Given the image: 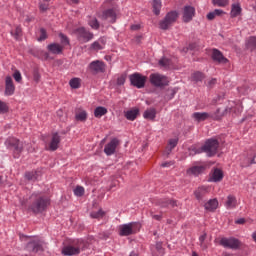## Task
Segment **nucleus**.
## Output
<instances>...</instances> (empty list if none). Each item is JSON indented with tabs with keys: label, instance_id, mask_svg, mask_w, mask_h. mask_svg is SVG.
<instances>
[{
	"label": "nucleus",
	"instance_id": "1",
	"mask_svg": "<svg viewBox=\"0 0 256 256\" xmlns=\"http://www.w3.org/2000/svg\"><path fill=\"white\" fill-rule=\"evenodd\" d=\"M117 1L118 0H106L104 7L111 5L112 8L98 12L97 15L99 19H102L103 21H107V19H109L110 23H115L117 21V15H119V7L117 6Z\"/></svg>",
	"mask_w": 256,
	"mask_h": 256
},
{
	"label": "nucleus",
	"instance_id": "2",
	"mask_svg": "<svg viewBox=\"0 0 256 256\" xmlns=\"http://www.w3.org/2000/svg\"><path fill=\"white\" fill-rule=\"evenodd\" d=\"M32 199H34V202L31 205L33 213H43V211H46L47 207L51 205V199L41 194L32 195Z\"/></svg>",
	"mask_w": 256,
	"mask_h": 256
},
{
	"label": "nucleus",
	"instance_id": "3",
	"mask_svg": "<svg viewBox=\"0 0 256 256\" xmlns=\"http://www.w3.org/2000/svg\"><path fill=\"white\" fill-rule=\"evenodd\" d=\"M7 149L13 152V157L19 159L23 153V142L15 137H8L5 141Z\"/></svg>",
	"mask_w": 256,
	"mask_h": 256
},
{
	"label": "nucleus",
	"instance_id": "4",
	"mask_svg": "<svg viewBox=\"0 0 256 256\" xmlns=\"http://www.w3.org/2000/svg\"><path fill=\"white\" fill-rule=\"evenodd\" d=\"M141 231V223L130 222L128 224H122L118 227V235L120 237H129V235H135Z\"/></svg>",
	"mask_w": 256,
	"mask_h": 256
},
{
	"label": "nucleus",
	"instance_id": "5",
	"mask_svg": "<svg viewBox=\"0 0 256 256\" xmlns=\"http://www.w3.org/2000/svg\"><path fill=\"white\" fill-rule=\"evenodd\" d=\"M81 242L79 240H73L71 244L64 246L61 250L62 255L64 256H75L81 253Z\"/></svg>",
	"mask_w": 256,
	"mask_h": 256
},
{
	"label": "nucleus",
	"instance_id": "6",
	"mask_svg": "<svg viewBox=\"0 0 256 256\" xmlns=\"http://www.w3.org/2000/svg\"><path fill=\"white\" fill-rule=\"evenodd\" d=\"M150 83L154 87H165L169 85V78L159 73H153L150 75Z\"/></svg>",
	"mask_w": 256,
	"mask_h": 256
},
{
	"label": "nucleus",
	"instance_id": "7",
	"mask_svg": "<svg viewBox=\"0 0 256 256\" xmlns=\"http://www.w3.org/2000/svg\"><path fill=\"white\" fill-rule=\"evenodd\" d=\"M217 149H219V141L216 139H210L206 141L202 147V151L207 153L208 157H213V155L217 153Z\"/></svg>",
	"mask_w": 256,
	"mask_h": 256
},
{
	"label": "nucleus",
	"instance_id": "8",
	"mask_svg": "<svg viewBox=\"0 0 256 256\" xmlns=\"http://www.w3.org/2000/svg\"><path fill=\"white\" fill-rule=\"evenodd\" d=\"M147 82V76H143L139 73H134L130 75V83L133 87H137V89H143L145 87V83Z\"/></svg>",
	"mask_w": 256,
	"mask_h": 256
},
{
	"label": "nucleus",
	"instance_id": "9",
	"mask_svg": "<svg viewBox=\"0 0 256 256\" xmlns=\"http://www.w3.org/2000/svg\"><path fill=\"white\" fill-rule=\"evenodd\" d=\"M75 35H77L78 41L82 43H89L91 39H93V33L87 31L84 27H80L74 31Z\"/></svg>",
	"mask_w": 256,
	"mask_h": 256
},
{
	"label": "nucleus",
	"instance_id": "10",
	"mask_svg": "<svg viewBox=\"0 0 256 256\" xmlns=\"http://www.w3.org/2000/svg\"><path fill=\"white\" fill-rule=\"evenodd\" d=\"M179 14L176 11L169 12L165 19L160 22L161 29H169V26L177 21Z\"/></svg>",
	"mask_w": 256,
	"mask_h": 256
},
{
	"label": "nucleus",
	"instance_id": "11",
	"mask_svg": "<svg viewBox=\"0 0 256 256\" xmlns=\"http://www.w3.org/2000/svg\"><path fill=\"white\" fill-rule=\"evenodd\" d=\"M119 145H121V142L119 141V139L112 138L110 140V142H108L104 146L105 155H108V157L111 156V155H115V151H117V147H119Z\"/></svg>",
	"mask_w": 256,
	"mask_h": 256
},
{
	"label": "nucleus",
	"instance_id": "12",
	"mask_svg": "<svg viewBox=\"0 0 256 256\" xmlns=\"http://www.w3.org/2000/svg\"><path fill=\"white\" fill-rule=\"evenodd\" d=\"M219 245L227 249H239L241 242L235 238H221Z\"/></svg>",
	"mask_w": 256,
	"mask_h": 256
},
{
	"label": "nucleus",
	"instance_id": "13",
	"mask_svg": "<svg viewBox=\"0 0 256 256\" xmlns=\"http://www.w3.org/2000/svg\"><path fill=\"white\" fill-rule=\"evenodd\" d=\"M89 70L94 74L105 73V62L99 60L92 61L89 64Z\"/></svg>",
	"mask_w": 256,
	"mask_h": 256
},
{
	"label": "nucleus",
	"instance_id": "14",
	"mask_svg": "<svg viewBox=\"0 0 256 256\" xmlns=\"http://www.w3.org/2000/svg\"><path fill=\"white\" fill-rule=\"evenodd\" d=\"M223 177V170L219 168H214L209 175L208 181L210 183H219L220 181H223Z\"/></svg>",
	"mask_w": 256,
	"mask_h": 256
},
{
	"label": "nucleus",
	"instance_id": "15",
	"mask_svg": "<svg viewBox=\"0 0 256 256\" xmlns=\"http://www.w3.org/2000/svg\"><path fill=\"white\" fill-rule=\"evenodd\" d=\"M14 93H15V84H13V78H11V76H7L5 79V95L9 97Z\"/></svg>",
	"mask_w": 256,
	"mask_h": 256
},
{
	"label": "nucleus",
	"instance_id": "16",
	"mask_svg": "<svg viewBox=\"0 0 256 256\" xmlns=\"http://www.w3.org/2000/svg\"><path fill=\"white\" fill-rule=\"evenodd\" d=\"M60 143H61V136H59V133H53L51 141L48 146L49 151H57V149H59Z\"/></svg>",
	"mask_w": 256,
	"mask_h": 256
},
{
	"label": "nucleus",
	"instance_id": "17",
	"mask_svg": "<svg viewBox=\"0 0 256 256\" xmlns=\"http://www.w3.org/2000/svg\"><path fill=\"white\" fill-rule=\"evenodd\" d=\"M195 17V8L191 6H186L184 8V13H183V22L184 23H189Z\"/></svg>",
	"mask_w": 256,
	"mask_h": 256
},
{
	"label": "nucleus",
	"instance_id": "18",
	"mask_svg": "<svg viewBox=\"0 0 256 256\" xmlns=\"http://www.w3.org/2000/svg\"><path fill=\"white\" fill-rule=\"evenodd\" d=\"M105 45H107L105 38H99L97 41L91 44L90 49L91 51H101L105 49Z\"/></svg>",
	"mask_w": 256,
	"mask_h": 256
},
{
	"label": "nucleus",
	"instance_id": "19",
	"mask_svg": "<svg viewBox=\"0 0 256 256\" xmlns=\"http://www.w3.org/2000/svg\"><path fill=\"white\" fill-rule=\"evenodd\" d=\"M63 49V46L58 43H51L47 46V50L52 53V55H61Z\"/></svg>",
	"mask_w": 256,
	"mask_h": 256
},
{
	"label": "nucleus",
	"instance_id": "20",
	"mask_svg": "<svg viewBox=\"0 0 256 256\" xmlns=\"http://www.w3.org/2000/svg\"><path fill=\"white\" fill-rule=\"evenodd\" d=\"M212 59L217 63H228L229 60L223 56V53L217 49L212 50Z\"/></svg>",
	"mask_w": 256,
	"mask_h": 256
},
{
	"label": "nucleus",
	"instance_id": "21",
	"mask_svg": "<svg viewBox=\"0 0 256 256\" xmlns=\"http://www.w3.org/2000/svg\"><path fill=\"white\" fill-rule=\"evenodd\" d=\"M243 13V8H241L240 3H234L231 5L230 17L235 19V17H239Z\"/></svg>",
	"mask_w": 256,
	"mask_h": 256
},
{
	"label": "nucleus",
	"instance_id": "22",
	"mask_svg": "<svg viewBox=\"0 0 256 256\" xmlns=\"http://www.w3.org/2000/svg\"><path fill=\"white\" fill-rule=\"evenodd\" d=\"M75 119L76 121L85 123V121H87V111H85L83 108H77L75 110Z\"/></svg>",
	"mask_w": 256,
	"mask_h": 256
},
{
	"label": "nucleus",
	"instance_id": "23",
	"mask_svg": "<svg viewBox=\"0 0 256 256\" xmlns=\"http://www.w3.org/2000/svg\"><path fill=\"white\" fill-rule=\"evenodd\" d=\"M246 155V166L252 165V163H256V148L248 150Z\"/></svg>",
	"mask_w": 256,
	"mask_h": 256
},
{
	"label": "nucleus",
	"instance_id": "24",
	"mask_svg": "<svg viewBox=\"0 0 256 256\" xmlns=\"http://www.w3.org/2000/svg\"><path fill=\"white\" fill-rule=\"evenodd\" d=\"M138 115H139V108H132L131 110H128L125 112V117L126 119H128V121H135Z\"/></svg>",
	"mask_w": 256,
	"mask_h": 256
},
{
	"label": "nucleus",
	"instance_id": "25",
	"mask_svg": "<svg viewBox=\"0 0 256 256\" xmlns=\"http://www.w3.org/2000/svg\"><path fill=\"white\" fill-rule=\"evenodd\" d=\"M226 209H235L237 207V198L234 195H229L225 202Z\"/></svg>",
	"mask_w": 256,
	"mask_h": 256
},
{
	"label": "nucleus",
	"instance_id": "26",
	"mask_svg": "<svg viewBox=\"0 0 256 256\" xmlns=\"http://www.w3.org/2000/svg\"><path fill=\"white\" fill-rule=\"evenodd\" d=\"M143 117L149 121H155V117H157V110L155 108L147 109L144 112Z\"/></svg>",
	"mask_w": 256,
	"mask_h": 256
},
{
	"label": "nucleus",
	"instance_id": "27",
	"mask_svg": "<svg viewBox=\"0 0 256 256\" xmlns=\"http://www.w3.org/2000/svg\"><path fill=\"white\" fill-rule=\"evenodd\" d=\"M158 65L161 69H171L173 67V63L166 57H163L159 60Z\"/></svg>",
	"mask_w": 256,
	"mask_h": 256
},
{
	"label": "nucleus",
	"instance_id": "28",
	"mask_svg": "<svg viewBox=\"0 0 256 256\" xmlns=\"http://www.w3.org/2000/svg\"><path fill=\"white\" fill-rule=\"evenodd\" d=\"M10 33L12 37H14V39H21V37H23V30L19 25H15L13 29L10 31Z\"/></svg>",
	"mask_w": 256,
	"mask_h": 256
},
{
	"label": "nucleus",
	"instance_id": "29",
	"mask_svg": "<svg viewBox=\"0 0 256 256\" xmlns=\"http://www.w3.org/2000/svg\"><path fill=\"white\" fill-rule=\"evenodd\" d=\"M217 207H219V201H217V199H211L205 204L207 211H215Z\"/></svg>",
	"mask_w": 256,
	"mask_h": 256
},
{
	"label": "nucleus",
	"instance_id": "30",
	"mask_svg": "<svg viewBox=\"0 0 256 256\" xmlns=\"http://www.w3.org/2000/svg\"><path fill=\"white\" fill-rule=\"evenodd\" d=\"M207 193H209V187L207 186H202V187H199L194 195L196 197V199H202L203 198V195H207Z\"/></svg>",
	"mask_w": 256,
	"mask_h": 256
},
{
	"label": "nucleus",
	"instance_id": "31",
	"mask_svg": "<svg viewBox=\"0 0 256 256\" xmlns=\"http://www.w3.org/2000/svg\"><path fill=\"white\" fill-rule=\"evenodd\" d=\"M205 171V166H193L187 170L188 175H199Z\"/></svg>",
	"mask_w": 256,
	"mask_h": 256
},
{
	"label": "nucleus",
	"instance_id": "32",
	"mask_svg": "<svg viewBox=\"0 0 256 256\" xmlns=\"http://www.w3.org/2000/svg\"><path fill=\"white\" fill-rule=\"evenodd\" d=\"M103 115H107V108L103 106L96 107L94 110V117H96V119H101Z\"/></svg>",
	"mask_w": 256,
	"mask_h": 256
},
{
	"label": "nucleus",
	"instance_id": "33",
	"mask_svg": "<svg viewBox=\"0 0 256 256\" xmlns=\"http://www.w3.org/2000/svg\"><path fill=\"white\" fill-rule=\"evenodd\" d=\"M193 117L196 121H205L207 119H209V114L207 112H195L193 114Z\"/></svg>",
	"mask_w": 256,
	"mask_h": 256
},
{
	"label": "nucleus",
	"instance_id": "34",
	"mask_svg": "<svg viewBox=\"0 0 256 256\" xmlns=\"http://www.w3.org/2000/svg\"><path fill=\"white\" fill-rule=\"evenodd\" d=\"M59 37H60V43L61 46L65 49V47H67V45H71V42L69 41V37H67V35L63 34V33H59Z\"/></svg>",
	"mask_w": 256,
	"mask_h": 256
},
{
	"label": "nucleus",
	"instance_id": "35",
	"mask_svg": "<svg viewBox=\"0 0 256 256\" xmlns=\"http://www.w3.org/2000/svg\"><path fill=\"white\" fill-rule=\"evenodd\" d=\"M88 25L91 27V29H95V30L99 29L100 27L99 20L93 17H89Z\"/></svg>",
	"mask_w": 256,
	"mask_h": 256
},
{
	"label": "nucleus",
	"instance_id": "36",
	"mask_svg": "<svg viewBox=\"0 0 256 256\" xmlns=\"http://www.w3.org/2000/svg\"><path fill=\"white\" fill-rule=\"evenodd\" d=\"M69 85L72 89H79L81 87V78H72Z\"/></svg>",
	"mask_w": 256,
	"mask_h": 256
},
{
	"label": "nucleus",
	"instance_id": "37",
	"mask_svg": "<svg viewBox=\"0 0 256 256\" xmlns=\"http://www.w3.org/2000/svg\"><path fill=\"white\" fill-rule=\"evenodd\" d=\"M152 7L155 15H159L161 13V0H153Z\"/></svg>",
	"mask_w": 256,
	"mask_h": 256
},
{
	"label": "nucleus",
	"instance_id": "38",
	"mask_svg": "<svg viewBox=\"0 0 256 256\" xmlns=\"http://www.w3.org/2000/svg\"><path fill=\"white\" fill-rule=\"evenodd\" d=\"M214 7H227L229 0H212Z\"/></svg>",
	"mask_w": 256,
	"mask_h": 256
},
{
	"label": "nucleus",
	"instance_id": "39",
	"mask_svg": "<svg viewBox=\"0 0 256 256\" xmlns=\"http://www.w3.org/2000/svg\"><path fill=\"white\" fill-rule=\"evenodd\" d=\"M74 195L76 197H83L85 195V188L83 186H76L74 189Z\"/></svg>",
	"mask_w": 256,
	"mask_h": 256
},
{
	"label": "nucleus",
	"instance_id": "40",
	"mask_svg": "<svg viewBox=\"0 0 256 256\" xmlns=\"http://www.w3.org/2000/svg\"><path fill=\"white\" fill-rule=\"evenodd\" d=\"M246 45H247L248 49H256V37L255 36H251L247 40Z\"/></svg>",
	"mask_w": 256,
	"mask_h": 256
},
{
	"label": "nucleus",
	"instance_id": "41",
	"mask_svg": "<svg viewBox=\"0 0 256 256\" xmlns=\"http://www.w3.org/2000/svg\"><path fill=\"white\" fill-rule=\"evenodd\" d=\"M12 77L16 83H21V81H23V76H21V72L19 70H15Z\"/></svg>",
	"mask_w": 256,
	"mask_h": 256
},
{
	"label": "nucleus",
	"instance_id": "42",
	"mask_svg": "<svg viewBox=\"0 0 256 256\" xmlns=\"http://www.w3.org/2000/svg\"><path fill=\"white\" fill-rule=\"evenodd\" d=\"M9 112V106L7 103L0 100V114L8 113Z\"/></svg>",
	"mask_w": 256,
	"mask_h": 256
},
{
	"label": "nucleus",
	"instance_id": "43",
	"mask_svg": "<svg viewBox=\"0 0 256 256\" xmlns=\"http://www.w3.org/2000/svg\"><path fill=\"white\" fill-rule=\"evenodd\" d=\"M104 216H105V213L101 209L98 212L91 213L92 219H101V217H104Z\"/></svg>",
	"mask_w": 256,
	"mask_h": 256
},
{
	"label": "nucleus",
	"instance_id": "44",
	"mask_svg": "<svg viewBox=\"0 0 256 256\" xmlns=\"http://www.w3.org/2000/svg\"><path fill=\"white\" fill-rule=\"evenodd\" d=\"M204 77H205V76H204L203 73H201V72H195V73L192 75L193 81H203Z\"/></svg>",
	"mask_w": 256,
	"mask_h": 256
},
{
	"label": "nucleus",
	"instance_id": "45",
	"mask_svg": "<svg viewBox=\"0 0 256 256\" xmlns=\"http://www.w3.org/2000/svg\"><path fill=\"white\" fill-rule=\"evenodd\" d=\"M25 177L28 181H35V179H37V172H27Z\"/></svg>",
	"mask_w": 256,
	"mask_h": 256
},
{
	"label": "nucleus",
	"instance_id": "46",
	"mask_svg": "<svg viewBox=\"0 0 256 256\" xmlns=\"http://www.w3.org/2000/svg\"><path fill=\"white\" fill-rule=\"evenodd\" d=\"M45 39H47V30H45V28H41L38 41H45Z\"/></svg>",
	"mask_w": 256,
	"mask_h": 256
},
{
	"label": "nucleus",
	"instance_id": "47",
	"mask_svg": "<svg viewBox=\"0 0 256 256\" xmlns=\"http://www.w3.org/2000/svg\"><path fill=\"white\" fill-rule=\"evenodd\" d=\"M36 241H37V238H34L33 251H35V253H37L38 251H43V247H41L39 242H36Z\"/></svg>",
	"mask_w": 256,
	"mask_h": 256
},
{
	"label": "nucleus",
	"instance_id": "48",
	"mask_svg": "<svg viewBox=\"0 0 256 256\" xmlns=\"http://www.w3.org/2000/svg\"><path fill=\"white\" fill-rule=\"evenodd\" d=\"M177 143H179L178 139H170L168 142V147H170V149H175V147H177Z\"/></svg>",
	"mask_w": 256,
	"mask_h": 256
},
{
	"label": "nucleus",
	"instance_id": "49",
	"mask_svg": "<svg viewBox=\"0 0 256 256\" xmlns=\"http://www.w3.org/2000/svg\"><path fill=\"white\" fill-rule=\"evenodd\" d=\"M214 15L216 17H221V15H225V11L221 10V9H215L214 10Z\"/></svg>",
	"mask_w": 256,
	"mask_h": 256
},
{
	"label": "nucleus",
	"instance_id": "50",
	"mask_svg": "<svg viewBox=\"0 0 256 256\" xmlns=\"http://www.w3.org/2000/svg\"><path fill=\"white\" fill-rule=\"evenodd\" d=\"M117 85H125V76L118 77Z\"/></svg>",
	"mask_w": 256,
	"mask_h": 256
},
{
	"label": "nucleus",
	"instance_id": "51",
	"mask_svg": "<svg viewBox=\"0 0 256 256\" xmlns=\"http://www.w3.org/2000/svg\"><path fill=\"white\" fill-rule=\"evenodd\" d=\"M215 17L216 16H215V12L214 11H212V12L207 14L208 21H213V19H215Z\"/></svg>",
	"mask_w": 256,
	"mask_h": 256
},
{
	"label": "nucleus",
	"instance_id": "52",
	"mask_svg": "<svg viewBox=\"0 0 256 256\" xmlns=\"http://www.w3.org/2000/svg\"><path fill=\"white\" fill-rule=\"evenodd\" d=\"M152 218L155 219L156 221H161L163 219V215L156 214V215H153Z\"/></svg>",
	"mask_w": 256,
	"mask_h": 256
},
{
	"label": "nucleus",
	"instance_id": "53",
	"mask_svg": "<svg viewBox=\"0 0 256 256\" xmlns=\"http://www.w3.org/2000/svg\"><path fill=\"white\" fill-rule=\"evenodd\" d=\"M47 9H49L48 4H40V11H47Z\"/></svg>",
	"mask_w": 256,
	"mask_h": 256
},
{
	"label": "nucleus",
	"instance_id": "54",
	"mask_svg": "<svg viewBox=\"0 0 256 256\" xmlns=\"http://www.w3.org/2000/svg\"><path fill=\"white\" fill-rule=\"evenodd\" d=\"M132 31H139L141 29V25L139 24H134L131 26Z\"/></svg>",
	"mask_w": 256,
	"mask_h": 256
},
{
	"label": "nucleus",
	"instance_id": "55",
	"mask_svg": "<svg viewBox=\"0 0 256 256\" xmlns=\"http://www.w3.org/2000/svg\"><path fill=\"white\" fill-rule=\"evenodd\" d=\"M215 83H217V79H212L209 81L208 85H209V87H213V85H215Z\"/></svg>",
	"mask_w": 256,
	"mask_h": 256
},
{
	"label": "nucleus",
	"instance_id": "56",
	"mask_svg": "<svg viewBox=\"0 0 256 256\" xmlns=\"http://www.w3.org/2000/svg\"><path fill=\"white\" fill-rule=\"evenodd\" d=\"M42 59H45V60H47V59H49V53H47V52H42Z\"/></svg>",
	"mask_w": 256,
	"mask_h": 256
},
{
	"label": "nucleus",
	"instance_id": "57",
	"mask_svg": "<svg viewBox=\"0 0 256 256\" xmlns=\"http://www.w3.org/2000/svg\"><path fill=\"white\" fill-rule=\"evenodd\" d=\"M236 223L238 225H243V223H245V220L243 218H240V219L236 220Z\"/></svg>",
	"mask_w": 256,
	"mask_h": 256
},
{
	"label": "nucleus",
	"instance_id": "58",
	"mask_svg": "<svg viewBox=\"0 0 256 256\" xmlns=\"http://www.w3.org/2000/svg\"><path fill=\"white\" fill-rule=\"evenodd\" d=\"M189 49H190V51H193V50L197 49V44H191L189 46Z\"/></svg>",
	"mask_w": 256,
	"mask_h": 256
},
{
	"label": "nucleus",
	"instance_id": "59",
	"mask_svg": "<svg viewBox=\"0 0 256 256\" xmlns=\"http://www.w3.org/2000/svg\"><path fill=\"white\" fill-rule=\"evenodd\" d=\"M71 1V3H74L75 5H77V4H79V2L81 1V0H70Z\"/></svg>",
	"mask_w": 256,
	"mask_h": 256
},
{
	"label": "nucleus",
	"instance_id": "60",
	"mask_svg": "<svg viewBox=\"0 0 256 256\" xmlns=\"http://www.w3.org/2000/svg\"><path fill=\"white\" fill-rule=\"evenodd\" d=\"M130 256H139V254H137L135 252H131Z\"/></svg>",
	"mask_w": 256,
	"mask_h": 256
},
{
	"label": "nucleus",
	"instance_id": "61",
	"mask_svg": "<svg viewBox=\"0 0 256 256\" xmlns=\"http://www.w3.org/2000/svg\"><path fill=\"white\" fill-rule=\"evenodd\" d=\"M252 237H253L254 241L256 242V232L253 233Z\"/></svg>",
	"mask_w": 256,
	"mask_h": 256
},
{
	"label": "nucleus",
	"instance_id": "62",
	"mask_svg": "<svg viewBox=\"0 0 256 256\" xmlns=\"http://www.w3.org/2000/svg\"><path fill=\"white\" fill-rule=\"evenodd\" d=\"M162 167H169V163H163Z\"/></svg>",
	"mask_w": 256,
	"mask_h": 256
},
{
	"label": "nucleus",
	"instance_id": "63",
	"mask_svg": "<svg viewBox=\"0 0 256 256\" xmlns=\"http://www.w3.org/2000/svg\"><path fill=\"white\" fill-rule=\"evenodd\" d=\"M3 181V176H0V183Z\"/></svg>",
	"mask_w": 256,
	"mask_h": 256
},
{
	"label": "nucleus",
	"instance_id": "64",
	"mask_svg": "<svg viewBox=\"0 0 256 256\" xmlns=\"http://www.w3.org/2000/svg\"><path fill=\"white\" fill-rule=\"evenodd\" d=\"M224 256H231V254H224Z\"/></svg>",
	"mask_w": 256,
	"mask_h": 256
}]
</instances>
